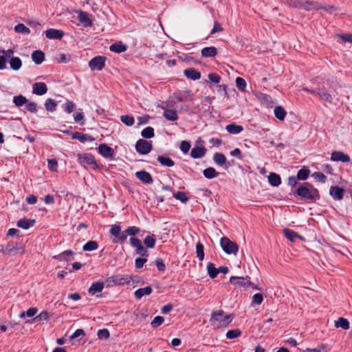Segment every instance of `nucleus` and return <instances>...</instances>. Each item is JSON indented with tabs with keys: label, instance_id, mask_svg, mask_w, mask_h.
Here are the masks:
<instances>
[{
	"label": "nucleus",
	"instance_id": "obj_1",
	"mask_svg": "<svg viewBox=\"0 0 352 352\" xmlns=\"http://www.w3.org/2000/svg\"><path fill=\"white\" fill-rule=\"evenodd\" d=\"M14 50L12 49L4 50L0 47V69L7 68V60L10 58V67L14 71H18L22 66V61L19 57H12Z\"/></svg>",
	"mask_w": 352,
	"mask_h": 352
},
{
	"label": "nucleus",
	"instance_id": "obj_2",
	"mask_svg": "<svg viewBox=\"0 0 352 352\" xmlns=\"http://www.w3.org/2000/svg\"><path fill=\"white\" fill-rule=\"evenodd\" d=\"M295 193L309 202H314L320 198L318 190L308 182H305L297 188Z\"/></svg>",
	"mask_w": 352,
	"mask_h": 352
},
{
	"label": "nucleus",
	"instance_id": "obj_3",
	"mask_svg": "<svg viewBox=\"0 0 352 352\" xmlns=\"http://www.w3.org/2000/svg\"><path fill=\"white\" fill-rule=\"evenodd\" d=\"M130 244L135 248V253L140 255V257L135 258V264H144L147 262L148 251L142 244L141 241L136 237H131Z\"/></svg>",
	"mask_w": 352,
	"mask_h": 352
},
{
	"label": "nucleus",
	"instance_id": "obj_4",
	"mask_svg": "<svg viewBox=\"0 0 352 352\" xmlns=\"http://www.w3.org/2000/svg\"><path fill=\"white\" fill-rule=\"evenodd\" d=\"M231 321V316L225 314L222 310L214 311L210 320L211 324L217 328L226 327Z\"/></svg>",
	"mask_w": 352,
	"mask_h": 352
},
{
	"label": "nucleus",
	"instance_id": "obj_5",
	"mask_svg": "<svg viewBox=\"0 0 352 352\" xmlns=\"http://www.w3.org/2000/svg\"><path fill=\"white\" fill-rule=\"evenodd\" d=\"M139 279L140 278L137 276L117 274L107 278L106 283H107L108 286H112L113 285H122L124 284H128L131 281L139 282Z\"/></svg>",
	"mask_w": 352,
	"mask_h": 352
},
{
	"label": "nucleus",
	"instance_id": "obj_6",
	"mask_svg": "<svg viewBox=\"0 0 352 352\" xmlns=\"http://www.w3.org/2000/svg\"><path fill=\"white\" fill-rule=\"evenodd\" d=\"M109 233L114 236L113 239V243H124L127 239L128 234L126 230L122 231L121 226L118 224H114L111 226Z\"/></svg>",
	"mask_w": 352,
	"mask_h": 352
},
{
	"label": "nucleus",
	"instance_id": "obj_7",
	"mask_svg": "<svg viewBox=\"0 0 352 352\" xmlns=\"http://www.w3.org/2000/svg\"><path fill=\"white\" fill-rule=\"evenodd\" d=\"M220 245L223 250L228 254H236L239 250L238 245L228 237H222L220 240Z\"/></svg>",
	"mask_w": 352,
	"mask_h": 352
},
{
	"label": "nucleus",
	"instance_id": "obj_8",
	"mask_svg": "<svg viewBox=\"0 0 352 352\" xmlns=\"http://www.w3.org/2000/svg\"><path fill=\"white\" fill-rule=\"evenodd\" d=\"M106 57L103 56H98L93 58L89 63V67L93 71L102 70L105 65Z\"/></svg>",
	"mask_w": 352,
	"mask_h": 352
},
{
	"label": "nucleus",
	"instance_id": "obj_9",
	"mask_svg": "<svg viewBox=\"0 0 352 352\" xmlns=\"http://www.w3.org/2000/svg\"><path fill=\"white\" fill-rule=\"evenodd\" d=\"M24 245L22 243H10L6 246L3 252L14 255L22 254L24 252Z\"/></svg>",
	"mask_w": 352,
	"mask_h": 352
},
{
	"label": "nucleus",
	"instance_id": "obj_10",
	"mask_svg": "<svg viewBox=\"0 0 352 352\" xmlns=\"http://www.w3.org/2000/svg\"><path fill=\"white\" fill-rule=\"evenodd\" d=\"M135 148L138 153L146 155L151 151L152 144L148 141L141 139L136 142Z\"/></svg>",
	"mask_w": 352,
	"mask_h": 352
},
{
	"label": "nucleus",
	"instance_id": "obj_11",
	"mask_svg": "<svg viewBox=\"0 0 352 352\" xmlns=\"http://www.w3.org/2000/svg\"><path fill=\"white\" fill-rule=\"evenodd\" d=\"M78 162L81 165H90V166H96V162L94 159V157L89 153H85L82 155H78Z\"/></svg>",
	"mask_w": 352,
	"mask_h": 352
},
{
	"label": "nucleus",
	"instance_id": "obj_12",
	"mask_svg": "<svg viewBox=\"0 0 352 352\" xmlns=\"http://www.w3.org/2000/svg\"><path fill=\"white\" fill-rule=\"evenodd\" d=\"M316 95L318 96L325 104H332L333 102V97L325 89H318Z\"/></svg>",
	"mask_w": 352,
	"mask_h": 352
},
{
	"label": "nucleus",
	"instance_id": "obj_13",
	"mask_svg": "<svg viewBox=\"0 0 352 352\" xmlns=\"http://www.w3.org/2000/svg\"><path fill=\"white\" fill-rule=\"evenodd\" d=\"M207 149L203 146H195L190 152V157L193 159H200L206 155Z\"/></svg>",
	"mask_w": 352,
	"mask_h": 352
},
{
	"label": "nucleus",
	"instance_id": "obj_14",
	"mask_svg": "<svg viewBox=\"0 0 352 352\" xmlns=\"http://www.w3.org/2000/svg\"><path fill=\"white\" fill-rule=\"evenodd\" d=\"M98 152L104 157L110 159H112L115 154L113 149L105 144H102L98 146Z\"/></svg>",
	"mask_w": 352,
	"mask_h": 352
},
{
	"label": "nucleus",
	"instance_id": "obj_15",
	"mask_svg": "<svg viewBox=\"0 0 352 352\" xmlns=\"http://www.w3.org/2000/svg\"><path fill=\"white\" fill-rule=\"evenodd\" d=\"M136 177L145 184H151L153 179L151 174L145 170H140L135 173Z\"/></svg>",
	"mask_w": 352,
	"mask_h": 352
},
{
	"label": "nucleus",
	"instance_id": "obj_16",
	"mask_svg": "<svg viewBox=\"0 0 352 352\" xmlns=\"http://www.w3.org/2000/svg\"><path fill=\"white\" fill-rule=\"evenodd\" d=\"M45 36L49 39L60 40L64 35V32L61 30L48 29L45 32Z\"/></svg>",
	"mask_w": 352,
	"mask_h": 352
},
{
	"label": "nucleus",
	"instance_id": "obj_17",
	"mask_svg": "<svg viewBox=\"0 0 352 352\" xmlns=\"http://www.w3.org/2000/svg\"><path fill=\"white\" fill-rule=\"evenodd\" d=\"M331 160L334 162H349L350 157L341 151H333L331 155Z\"/></svg>",
	"mask_w": 352,
	"mask_h": 352
},
{
	"label": "nucleus",
	"instance_id": "obj_18",
	"mask_svg": "<svg viewBox=\"0 0 352 352\" xmlns=\"http://www.w3.org/2000/svg\"><path fill=\"white\" fill-rule=\"evenodd\" d=\"M344 190L338 186H331L329 194L335 200H341L344 197Z\"/></svg>",
	"mask_w": 352,
	"mask_h": 352
},
{
	"label": "nucleus",
	"instance_id": "obj_19",
	"mask_svg": "<svg viewBox=\"0 0 352 352\" xmlns=\"http://www.w3.org/2000/svg\"><path fill=\"white\" fill-rule=\"evenodd\" d=\"M75 252L72 250H65L54 258L59 262H70L73 259Z\"/></svg>",
	"mask_w": 352,
	"mask_h": 352
},
{
	"label": "nucleus",
	"instance_id": "obj_20",
	"mask_svg": "<svg viewBox=\"0 0 352 352\" xmlns=\"http://www.w3.org/2000/svg\"><path fill=\"white\" fill-rule=\"evenodd\" d=\"M47 91V87L44 82H35L32 85V93L38 96H42Z\"/></svg>",
	"mask_w": 352,
	"mask_h": 352
},
{
	"label": "nucleus",
	"instance_id": "obj_21",
	"mask_svg": "<svg viewBox=\"0 0 352 352\" xmlns=\"http://www.w3.org/2000/svg\"><path fill=\"white\" fill-rule=\"evenodd\" d=\"M207 270L212 278H215L219 272L226 274L228 272L227 267H219V268H216L214 267V265H207Z\"/></svg>",
	"mask_w": 352,
	"mask_h": 352
},
{
	"label": "nucleus",
	"instance_id": "obj_22",
	"mask_svg": "<svg viewBox=\"0 0 352 352\" xmlns=\"http://www.w3.org/2000/svg\"><path fill=\"white\" fill-rule=\"evenodd\" d=\"M72 139L78 140L81 142H94L95 138L88 134H84L80 132L72 133Z\"/></svg>",
	"mask_w": 352,
	"mask_h": 352
},
{
	"label": "nucleus",
	"instance_id": "obj_23",
	"mask_svg": "<svg viewBox=\"0 0 352 352\" xmlns=\"http://www.w3.org/2000/svg\"><path fill=\"white\" fill-rule=\"evenodd\" d=\"M184 74L187 78L196 80L201 78V74L194 68L186 69L184 71Z\"/></svg>",
	"mask_w": 352,
	"mask_h": 352
},
{
	"label": "nucleus",
	"instance_id": "obj_24",
	"mask_svg": "<svg viewBox=\"0 0 352 352\" xmlns=\"http://www.w3.org/2000/svg\"><path fill=\"white\" fill-rule=\"evenodd\" d=\"M109 50L113 52L120 54L126 51L127 45L124 44L122 42H118L111 44L109 46Z\"/></svg>",
	"mask_w": 352,
	"mask_h": 352
},
{
	"label": "nucleus",
	"instance_id": "obj_25",
	"mask_svg": "<svg viewBox=\"0 0 352 352\" xmlns=\"http://www.w3.org/2000/svg\"><path fill=\"white\" fill-rule=\"evenodd\" d=\"M164 110V118L170 121H176L178 119L177 112L176 110L171 109H162Z\"/></svg>",
	"mask_w": 352,
	"mask_h": 352
},
{
	"label": "nucleus",
	"instance_id": "obj_26",
	"mask_svg": "<svg viewBox=\"0 0 352 352\" xmlns=\"http://www.w3.org/2000/svg\"><path fill=\"white\" fill-rule=\"evenodd\" d=\"M174 97L179 102H186L191 99L192 94L190 91H179L174 94Z\"/></svg>",
	"mask_w": 352,
	"mask_h": 352
},
{
	"label": "nucleus",
	"instance_id": "obj_27",
	"mask_svg": "<svg viewBox=\"0 0 352 352\" xmlns=\"http://www.w3.org/2000/svg\"><path fill=\"white\" fill-rule=\"evenodd\" d=\"M35 223L34 219H21L17 221V226L23 229H29L32 227Z\"/></svg>",
	"mask_w": 352,
	"mask_h": 352
},
{
	"label": "nucleus",
	"instance_id": "obj_28",
	"mask_svg": "<svg viewBox=\"0 0 352 352\" xmlns=\"http://www.w3.org/2000/svg\"><path fill=\"white\" fill-rule=\"evenodd\" d=\"M217 50L215 47H206L201 50V55L206 58H212L217 55Z\"/></svg>",
	"mask_w": 352,
	"mask_h": 352
},
{
	"label": "nucleus",
	"instance_id": "obj_29",
	"mask_svg": "<svg viewBox=\"0 0 352 352\" xmlns=\"http://www.w3.org/2000/svg\"><path fill=\"white\" fill-rule=\"evenodd\" d=\"M152 291V288L150 286H148L137 289L134 293V296L137 299H140L144 296H148L151 294Z\"/></svg>",
	"mask_w": 352,
	"mask_h": 352
},
{
	"label": "nucleus",
	"instance_id": "obj_30",
	"mask_svg": "<svg viewBox=\"0 0 352 352\" xmlns=\"http://www.w3.org/2000/svg\"><path fill=\"white\" fill-rule=\"evenodd\" d=\"M226 129L230 134H239L243 131V127L235 123H232L227 125Z\"/></svg>",
	"mask_w": 352,
	"mask_h": 352
},
{
	"label": "nucleus",
	"instance_id": "obj_31",
	"mask_svg": "<svg viewBox=\"0 0 352 352\" xmlns=\"http://www.w3.org/2000/svg\"><path fill=\"white\" fill-rule=\"evenodd\" d=\"M78 20L85 27H90L92 24L87 13L81 10L78 12Z\"/></svg>",
	"mask_w": 352,
	"mask_h": 352
},
{
	"label": "nucleus",
	"instance_id": "obj_32",
	"mask_svg": "<svg viewBox=\"0 0 352 352\" xmlns=\"http://www.w3.org/2000/svg\"><path fill=\"white\" fill-rule=\"evenodd\" d=\"M104 288V284L102 282L94 283L89 289V293L91 295H95L101 292Z\"/></svg>",
	"mask_w": 352,
	"mask_h": 352
},
{
	"label": "nucleus",
	"instance_id": "obj_33",
	"mask_svg": "<svg viewBox=\"0 0 352 352\" xmlns=\"http://www.w3.org/2000/svg\"><path fill=\"white\" fill-rule=\"evenodd\" d=\"M32 58L36 65H40L45 59V54L40 50L34 51L32 54Z\"/></svg>",
	"mask_w": 352,
	"mask_h": 352
},
{
	"label": "nucleus",
	"instance_id": "obj_34",
	"mask_svg": "<svg viewBox=\"0 0 352 352\" xmlns=\"http://www.w3.org/2000/svg\"><path fill=\"white\" fill-rule=\"evenodd\" d=\"M268 182L272 186H278L281 184V179L279 175L274 173H270Z\"/></svg>",
	"mask_w": 352,
	"mask_h": 352
},
{
	"label": "nucleus",
	"instance_id": "obj_35",
	"mask_svg": "<svg viewBox=\"0 0 352 352\" xmlns=\"http://www.w3.org/2000/svg\"><path fill=\"white\" fill-rule=\"evenodd\" d=\"M335 327L336 328H342L344 330H347L350 328V324L347 319L340 317L335 321Z\"/></svg>",
	"mask_w": 352,
	"mask_h": 352
},
{
	"label": "nucleus",
	"instance_id": "obj_36",
	"mask_svg": "<svg viewBox=\"0 0 352 352\" xmlns=\"http://www.w3.org/2000/svg\"><path fill=\"white\" fill-rule=\"evenodd\" d=\"M157 161L161 164V165L167 167H172L175 165V162L172 159L163 155L158 156Z\"/></svg>",
	"mask_w": 352,
	"mask_h": 352
},
{
	"label": "nucleus",
	"instance_id": "obj_37",
	"mask_svg": "<svg viewBox=\"0 0 352 352\" xmlns=\"http://www.w3.org/2000/svg\"><path fill=\"white\" fill-rule=\"evenodd\" d=\"M204 176L207 179H213L219 175V173L212 167H209L204 170Z\"/></svg>",
	"mask_w": 352,
	"mask_h": 352
},
{
	"label": "nucleus",
	"instance_id": "obj_38",
	"mask_svg": "<svg viewBox=\"0 0 352 352\" xmlns=\"http://www.w3.org/2000/svg\"><path fill=\"white\" fill-rule=\"evenodd\" d=\"M98 248V243L96 241H89L86 243L83 247L82 250L85 252H91Z\"/></svg>",
	"mask_w": 352,
	"mask_h": 352
},
{
	"label": "nucleus",
	"instance_id": "obj_39",
	"mask_svg": "<svg viewBox=\"0 0 352 352\" xmlns=\"http://www.w3.org/2000/svg\"><path fill=\"white\" fill-rule=\"evenodd\" d=\"M274 113L276 118L280 120H284L287 114L286 111L280 106L276 107Z\"/></svg>",
	"mask_w": 352,
	"mask_h": 352
},
{
	"label": "nucleus",
	"instance_id": "obj_40",
	"mask_svg": "<svg viewBox=\"0 0 352 352\" xmlns=\"http://www.w3.org/2000/svg\"><path fill=\"white\" fill-rule=\"evenodd\" d=\"M214 162L219 166H223L226 162V156L221 153H216L213 155Z\"/></svg>",
	"mask_w": 352,
	"mask_h": 352
},
{
	"label": "nucleus",
	"instance_id": "obj_41",
	"mask_svg": "<svg viewBox=\"0 0 352 352\" xmlns=\"http://www.w3.org/2000/svg\"><path fill=\"white\" fill-rule=\"evenodd\" d=\"M283 233L285 236L291 241H294L297 238L301 239L298 233L290 229H285Z\"/></svg>",
	"mask_w": 352,
	"mask_h": 352
},
{
	"label": "nucleus",
	"instance_id": "obj_42",
	"mask_svg": "<svg viewBox=\"0 0 352 352\" xmlns=\"http://www.w3.org/2000/svg\"><path fill=\"white\" fill-rule=\"evenodd\" d=\"M230 282L234 285H238L239 286H246L247 282H245V279L243 277L241 276H232L230 279Z\"/></svg>",
	"mask_w": 352,
	"mask_h": 352
},
{
	"label": "nucleus",
	"instance_id": "obj_43",
	"mask_svg": "<svg viewBox=\"0 0 352 352\" xmlns=\"http://www.w3.org/2000/svg\"><path fill=\"white\" fill-rule=\"evenodd\" d=\"M27 102H28L27 98L22 95L16 96H14V98H13V102L14 103V104L16 107H21V106L27 103Z\"/></svg>",
	"mask_w": 352,
	"mask_h": 352
},
{
	"label": "nucleus",
	"instance_id": "obj_44",
	"mask_svg": "<svg viewBox=\"0 0 352 352\" xmlns=\"http://www.w3.org/2000/svg\"><path fill=\"white\" fill-rule=\"evenodd\" d=\"M310 170L307 168H300L297 173V177L299 180H305L308 178Z\"/></svg>",
	"mask_w": 352,
	"mask_h": 352
},
{
	"label": "nucleus",
	"instance_id": "obj_45",
	"mask_svg": "<svg viewBox=\"0 0 352 352\" xmlns=\"http://www.w3.org/2000/svg\"><path fill=\"white\" fill-rule=\"evenodd\" d=\"M56 106H57L56 102L51 98L47 99L45 102V107L46 110L48 111H51V112L54 111L56 110Z\"/></svg>",
	"mask_w": 352,
	"mask_h": 352
},
{
	"label": "nucleus",
	"instance_id": "obj_46",
	"mask_svg": "<svg viewBox=\"0 0 352 352\" xmlns=\"http://www.w3.org/2000/svg\"><path fill=\"white\" fill-rule=\"evenodd\" d=\"M336 37L339 38L340 43H349L352 44V34H337Z\"/></svg>",
	"mask_w": 352,
	"mask_h": 352
},
{
	"label": "nucleus",
	"instance_id": "obj_47",
	"mask_svg": "<svg viewBox=\"0 0 352 352\" xmlns=\"http://www.w3.org/2000/svg\"><path fill=\"white\" fill-rule=\"evenodd\" d=\"M144 244L148 248H153L155 245V239L154 235H149L146 236L144 240Z\"/></svg>",
	"mask_w": 352,
	"mask_h": 352
},
{
	"label": "nucleus",
	"instance_id": "obj_48",
	"mask_svg": "<svg viewBox=\"0 0 352 352\" xmlns=\"http://www.w3.org/2000/svg\"><path fill=\"white\" fill-rule=\"evenodd\" d=\"M141 135L145 138H153L154 136V129L151 126H147L142 131Z\"/></svg>",
	"mask_w": 352,
	"mask_h": 352
},
{
	"label": "nucleus",
	"instance_id": "obj_49",
	"mask_svg": "<svg viewBox=\"0 0 352 352\" xmlns=\"http://www.w3.org/2000/svg\"><path fill=\"white\" fill-rule=\"evenodd\" d=\"M173 197L176 199L181 201L182 203H186L189 200V198L184 192H177L173 194Z\"/></svg>",
	"mask_w": 352,
	"mask_h": 352
},
{
	"label": "nucleus",
	"instance_id": "obj_50",
	"mask_svg": "<svg viewBox=\"0 0 352 352\" xmlns=\"http://www.w3.org/2000/svg\"><path fill=\"white\" fill-rule=\"evenodd\" d=\"M196 254L197 257L199 261H202L204 258V245L201 243L196 245Z\"/></svg>",
	"mask_w": 352,
	"mask_h": 352
},
{
	"label": "nucleus",
	"instance_id": "obj_51",
	"mask_svg": "<svg viewBox=\"0 0 352 352\" xmlns=\"http://www.w3.org/2000/svg\"><path fill=\"white\" fill-rule=\"evenodd\" d=\"M263 301V295L260 293H258V294H254L252 296L251 305H252V306H254L255 305H260Z\"/></svg>",
	"mask_w": 352,
	"mask_h": 352
},
{
	"label": "nucleus",
	"instance_id": "obj_52",
	"mask_svg": "<svg viewBox=\"0 0 352 352\" xmlns=\"http://www.w3.org/2000/svg\"><path fill=\"white\" fill-rule=\"evenodd\" d=\"M241 334V331L239 329H232V330H230L227 332L226 338L228 339H234V338H238L239 336H240Z\"/></svg>",
	"mask_w": 352,
	"mask_h": 352
},
{
	"label": "nucleus",
	"instance_id": "obj_53",
	"mask_svg": "<svg viewBox=\"0 0 352 352\" xmlns=\"http://www.w3.org/2000/svg\"><path fill=\"white\" fill-rule=\"evenodd\" d=\"M50 319V314L46 311H42L41 313H40L37 316H36L33 320L34 321H42V320H45V321H48Z\"/></svg>",
	"mask_w": 352,
	"mask_h": 352
},
{
	"label": "nucleus",
	"instance_id": "obj_54",
	"mask_svg": "<svg viewBox=\"0 0 352 352\" xmlns=\"http://www.w3.org/2000/svg\"><path fill=\"white\" fill-rule=\"evenodd\" d=\"M14 30L17 33H23V34H29L30 33V29L27 28L25 25L23 23H20L16 25L14 27Z\"/></svg>",
	"mask_w": 352,
	"mask_h": 352
},
{
	"label": "nucleus",
	"instance_id": "obj_55",
	"mask_svg": "<svg viewBox=\"0 0 352 352\" xmlns=\"http://www.w3.org/2000/svg\"><path fill=\"white\" fill-rule=\"evenodd\" d=\"M120 120L126 126H132L134 124V118L131 116H122Z\"/></svg>",
	"mask_w": 352,
	"mask_h": 352
},
{
	"label": "nucleus",
	"instance_id": "obj_56",
	"mask_svg": "<svg viewBox=\"0 0 352 352\" xmlns=\"http://www.w3.org/2000/svg\"><path fill=\"white\" fill-rule=\"evenodd\" d=\"M125 230L128 236H131V237H134L135 235L140 232V229L136 226H130Z\"/></svg>",
	"mask_w": 352,
	"mask_h": 352
},
{
	"label": "nucleus",
	"instance_id": "obj_57",
	"mask_svg": "<svg viewBox=\"0 0 352 352\" xmlns=\"http://www.w3.org/2000/svg\"><path fill=\"white\" fill-rule=\"evenodd\" d=\"M76 104L72 101H67L63 104V108L65 112L71 113L75 109Z\"/></svg>",
	"mask_w": 352,
	"mask_h": 352
},
{
	"label": "nucleus",
	"instance_id": "obj_58",
	"mask_svg": "<svg viewBox=\"0 0 352 352\" xmlns=\"http://www.w3.org/2000/svg\"><path fill=\"white\" fill-rule=\"evenodd\" d=\"M191 145L189 142L184 140L180 144V150L184 153L187 154L190 149Z\"/></svg>",
	"mask_w": 352,
	"mask_h": 352
},
{
	"label": "nucleus",
	"instance_id": "obj_59",
	"mask_svg": "<svg viewBox=\"0 0 352 352\" xmlns=\"http://www.w3.org/2000/svg\"><path fill=\"white\" fill-rule=\"evenodd\" d=\"M236 85L239 90L244 91L246 87V82L243 78L237 77L236 78Z\"/></svg>",
	"mask_w": 352,
	"mask_h": 352
},
{
	"label": "nucleus",
	"instance_id": "obj_60",
	"mask_svg": "<svg viewBox=\"0 0 352 352\" xmlns=\"http://www.w3.org/2000/svg\"><path fill=\"white\" fill-rule=\"evenodd\" d=\"M25 109L31 113H36L37 111V104L34 102H27Z\"/></svg>",
	"mask_w": 352,
	"mask_h": 352
},
{
	"label": "nucleus",
	"instance_id": "obj_61",
	"mask_svg": "<svg viewBox=\"0 0 352 352\" xmlns=\"http://www.w3.org/2000/svg\"><path fill=\"white\" fill-rule=\"evenodd\" d=\"M97 335L100 339L107 340L110 337L109 331L107 329L99 330Z\"/></svg>",
	"mask_w": 352,
	"mask_h": 352
},
{
	"label": "nucleus",
	"instance_id": "obj_62",
	"mask_svg": "<svg viewBox=\"0 0 352 352\" xmlns=\"http://www.w3.org/2000/svg\"><path fill=\"white\" fill-rule=\"evenodd\" d=\"M47 166L50 170L57 171V168H58L57 161L54 159L47 160Z\"/></svg>",
	"mask_w": 352,
	"mask_h": 352
},
{
	"label": "nucleus",
	"instance_id": "obj_63",
	"mask_svg": "<svg viewBox=\"0 0 352 352\" xmlns=\"http://www.w3.org/2000/svg\"><path fill=\"white\" fill-rule=\"evenodd\" d=\"M312 176L321 183H325L327 181V177L322 173L315 172Z\"/></svg>",
	"mask_w": 352,
	"mask_h": 352
},
{
	"label": "nucleus",
	"instance_id": "obj_64",
	"mask_svg": "<svg viewBox=\"0 0 352 352\" xmlns=\"http://www.w3.org/2000/svg\"><path fill=\"white\" fill-rule=\"evenodd\" d=\"M164 322V318L162 316H156L154 318L153 320L151 322V324L152 327L156 328L161 325Z\"/></svg>",
	"mask_w": 352,
	"mask_h": 352
}]
</instances>
